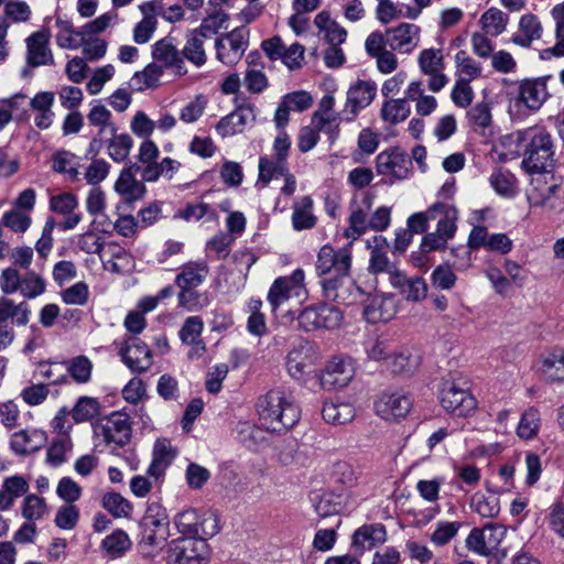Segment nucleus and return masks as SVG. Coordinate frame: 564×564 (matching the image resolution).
<instances>
[{"mask_svg":"<svg viewBox=\"0 0 564 564\" xmlns=\"http://www.w3.org/2000/svg\"><path fill=\"white\" fill-rule=\"evenodd\" d=\"M344 318L343 312L330 304L318 303L305 307L299 315L297 321L301 328L305 332L317 329H336L340 326Z\"/></svg>","mask_w":564,"mask_h":564,"instance_id":"20e7f679","label":"nucleus"},{"mask_svg":"<svg viewBox=\"0 0 564 564\" xmlns=\"http://www.w3.org/2000/svg\"><path fill=\"white\" fill-rule=\"evenodd\" d=\"M115 189L122 198L118 208L124 209L132 208L133 203L141 200L147 192L143 182L132 177L128 171H121L115 184Z\"/></svg>","mask_w":564,"mask_h":564,"instance_id":"aec40b11","label":"nucleus"},{"mask_svg":"<svg viewBox=\"0 0 564 564\" xmlns=\"http://www.w3.org/2000/svg\"><path fill=\"white\" fill-rule=\"evenodd\" d=\"M541 371L547 380H564V348L554 347L541 356Z\"/></svg>","mask_w":564,"mask_h":564,"instance_id":"c85d7f7f","label":"nucleus"},{"mask_svg":"<svg viewBox=\"0 0 564 564\" xmlns=\"http://www.w3.org/2000/svg\"><path fill=\"white\" fill-rule=\"evenodd\" d=\"M76 159V155L68 151H58L53 156V170L67 174L70 180H77L79 173Z\"/></svg>","mask_w":564,"mask_h":564,"instance_id":"3c124183","label":"nucleus"},{"mask_svg":"<svg viewBox=\"0 0 564 564\" xmlns=\"http://www.w3.org/2000/svg\"><path fill=\"white\" fill-rule=\"evenodd\" d=\"M204 322L199 316H189L180 329V338L184 344L192 345L195 349L205 351V345L200 339Z\"/></svg>","mask_w":564,"mask_h":564,"instance_id":"c9c22d12","label":"nucleus"},{"mask_svg":"<svg viewBox=\"0 0 564 564\" xmlns=\"http://www.w3.org/2000/svg\"><path fill=\"white\" fill-rule=\"evenodd\" d=\"M313 199L304 196L293 206L292 225L297 231L315 227L317 218L312 213Z\"/></svg>","mask_w":564,"mask_h":564,"instance_id":"72a5a7b5","label":"nucleus"},{"mask_svg":"<svg viewBox=\"0 0 564 564\" xmlns=\"http://www.w3.org/2000/svg\"><path fill=\"white\" fill-rule=\"evenodd\" d=\"M236 432L240 443L248 448H254L263 441V431L248 421L239 422Z\"/></svg>","mask_w":564,"mask_h":564,"instance_id":"864d4df0","label":"nucleus"},{"mask_svg":"<svg viewBox=\"0 0 564 564\" xmlns=\"http://www.w3.org/2000/svg\"><path fill=\"white\" fill-rule=\"evenodd\" d=\"M167 564H203L207 561L208 545L202 539L178 538L167 546Z\"/></svg>","mask_w":564,"mask_h":564,"instance_id":"39448f33","label":"nucleus"},{"mask_svg":"<svg viewBox=\"0 0 564 564\" xmlns=\"http://www.w3.org/2000/svg\"><path fill=\"white\" fill-rule=\"evenodd\" d=\"M377 94V85L371 80L358 79L347 91V100L343 109V120L352 121L358 113L368 107Z\"/></svg>","mask_w":564,"mask_h":564,"instance_id":"9b49d317","label":"nucleus"},{"mask_svg":"<svg viewBox=\"0 0 564 564\" xmlns=\"http://www.w3.org/2000/svg\"><path fill=\"white\" fill-rule=\"evenodd\" d=\"M46 441V433L41 430H22L12 435L10 446L15 454L26 456L39 452Z\"/></svg>","mask_w":564,"mask_h":564,"instance_id":"b1692460","label":"nucleus"},{"mask_svg":"<svg viewBox=\"0 0 564 564\" xmlns=\"http://www.w3.org/2000/svg\"><path fill=\"white\" fill-rule=\"evenodd\" d=\"M116 126H111V139L108 144L109 156L115 162H123L130 153L133 141L128 133L118 134Z\"/></svg>","mask_w":564,"mask_h":564,"instance_id":"4c0bfd02","label":"nucleus"},{"mask_svg":"<svg viewBox=\"0 0 564 564\" xmlns=\"http://www.w3.org/2000/svg\"><path fill=\"white\" fill-rule=\"evenodd\" d=\"M470 82L471 80L463 78V77H459L456 80L455 86L452 89L451 97H452L453 102L457 107L466 108L471 104L473 98H474V91L469 85Z\"/></svg>","mask_w":564,"mask_h":564,"instance_id":"0e129e2a","label":"nucleus"},{"mask_svg":"<svg viewBox=\"0 0 564 564\" xmlns=\"http://www.w3.org/2000/svg\"><path fill=\"white\" fill-rule=\"evenodd\" d=\"M50 31L40 30L26 39V63L31 67L53 65L54 57L48 47Z\"/></svg>","mask_w":564,"mask_h":564,"instance_id":"f3484780","label":"nucleus"},{"mask_svg":"<svg viewBox=\"0 0 564 564\" xmlns=\"http://www.w3.org/2000/svg\"><path fill=\"white\" fill-rule=\"evenodd\" d=\"M550 76L523 79L519 85V100L530 110H539L549 93L546 82Z\"/></svg>","mask_w":564,"mask_h":564,"instance_id":"6ab92c4d","label":"nucleus"},{"mask_svg":"<svg viewBox=\"0 0 564 564\" xmlns=\"http://www.w3.org/2000/svg\"><path fill=\"white\" fill-rule=\"evenodd\" d=\"M70 447L72 443L67 436L54 440L46 453L47 463L55 467L62 465L66 460L65 454Z\"/></svg>","mask_w":564,"mask_h":564,"instance_id":"e2e57ef3","label":"nucleus"},{"mask_svg":"<svg viewBox=\"0 0 564 564\" xmlns=\"http://www.w3.org/2000/svg\"><path fill=\"white\" fill-rule=\"evenodd\" d=\"M387 540L386 527L381 523L365 524L357 529L352 535V545L362 551L372 549Z\"/></svg>","mask_w":564,"mask_h":564,"instance_id":"bb28decb","label":"nucleus"},{"mask_svg":"<svg viewBox=\"0 0 564 564\" xmlns=\"http://www.w3.org/2000/svg\"><path fill=\"white\" fill-rule=\"evenodd\" d=\"M413 405L412 398L401 391L384 392L375 402V410L384 420H399L408 415Z\"/></svg>","mask_w":564,"mask_h":564,"instance_id":"2eb2a0df","label":"nucleus"},{"mask_svg":"<svg viewBox=\"0 0 564 564\" xmlns=\"http://www.w3.org/2000/svg\"><path fill=\"white\" fill-rule=\"evenodd\" d=\"M67 371L77 383H87L91 378L93 362L84 355L66 361Z\"/></svg>","mask_w":564,"mask_h":564,"instance_id":"a18cd8bd","label":"nucleus"},{"mask_svg":"<svg viewBox=\"0 0 564 564\" xmlns=\"http://www.w3.org/2000/svg\"><path fill=\"white\" fill-rule=\"evenodd\" d=\"M256 107L250 102L237 105L236 109L229 115L223 117L216 130L221 138H227L237 133H241L245 128L256 122Z\"/></svg>","mask_w":564,"mask_h":564,"instance_id":"4468645a","label":"nucleus"},{"mask_svg":"<svg viewBox=\"0 0 564 564\" xmlns=\"http://www.w3.org/2000/svg\"><path fill=\"white\" fill-rule=\"evenodd\" d=\"M288 172L286 161L280 159L273 161L267 156H261L259 160V182H262L263 186H267L273 177L284 176Z\"/></svg>","mask_w":564,"mask_h":564,"instance_id":"79ce46f5","label":"nucleus"},{"mask_svg":"<svg viewBox=\"0 0 564 564\" xmlns=\"http://www.w3.org/2000/svg\"><path fill=\"white\" fill-rule=\"evenodd\" d=\"M152 56L163 63L165 67L174 68L176 74H186L181 51L174 44L173 37L166 36L155 42L152 46Z\"/></svg>","mask_w":564,"mask_h":564,"instance_id":"4be33fe9","label":"nucleus"},{"mask_svg":"<svg viewBox=\"0 0 564 564\" xmlns=\"http://www.w3.org/2000/svg\"><path fill=\"white\" fill-rule=\"evenodd\" d=\"M438 399L446 412L457 416H466L477 408V401L468 388L462 387L452 377L443 379L438 390Z\"/></svg>","mask_w":564,"mask_h":564,"instance_id":"7ed1b4c3","label":"nucleus"},{"mask_svg":"<svg viewBox=\"0 0 564 564\" xmlns=\"http://www.w3.org/2000/svg\"><path fill=\"white\" fill-rule=\"evenodd\" d=\"M46 284L37 273L30 271L21 280L20 291L26 299H34L45 292Z\"/></svg>","mask_w":564,"mask_h":564,"instance_id":"bf43d9fd","label":"nucleus"},{"mask_svg":"<svg viewBox=\"0 0 564 564\" xmlns=\"http://www.w3.org/2000/svg\"><path fill=\"white\" fill-rule=\"evenodd\" d=\"M207 34L202 31L193 30L188 36L185 46L181 51L182 57L197 67L206 63V53L204 50V39Z\"/></svg>","mask_w":564,"mask_h":564,"instance_id":"7c9ffc66","label":"nucleus"},{"mask_svg":"<svg viewBox=\"0 0 564 564\" xmlns=\"http://www.w3.org/2000/svg\"><path fill=\"white\" fill-rule=\"evenodd\" d=\"M196 288L180 289L177 294L178 306L188 312L202 311L209 304V296L206 292H199Z\"/></svg>","mask_w":564,"mask_h":564,"instance_id":"58836bf2","label":"nucleus"},{"mask_svg":"<svg viewBox=\"0 0 564 564\" xmlns=\"http://www.w3.org/2000/svg\"><path fill=\"white\" fill-rule=\"evenodd\" d=\"M470 508L482 518H495L500 512V505L497 497H486L479 492H476L471 497Z\"/></svg>","mask_w":564,"mask_h":564,"instance_id":"49530a36","label":"nucleus"},{"mask_svg":"<svg viewBox=\"0 0 564 564\" xmlns=\"http://www.w3.org/2000/svg\"><path fill=\"white\" fill-rule=\"evenodd\" d=\"M30 313L31 311L26 302L15 304L6 296L0 297V323L12 319L15 325L24 326L29 323Z\"/></svg>","mask_w":564,"mask_h":564,"instance_id":"2f4dec72","label":"nucleus"},{"mask_svg":"<svg viewBox=\"0 0 564 564\" xmlns=\"http://www.w3.org/2000/svg\"><path fill=\"white\" fill-rule=\"evenodd\" d=\"M209 274V267L205 260L189 261L180 268L175 284L180 289L197 288L204 283Z\"/></svg>","mask_w":564,"mask_h":564,"instance_id":"393cba45","label":"nucleus"},{"mask_svg":"<svg viewBox=\"0 0 564 564\" xmlns=\"http://www.w3.org/2000/svg\"><path fill=\"white\" fill-rule=\"evenodd\" d=\"M417 63L421 72L430 77L427 82L430 90L437 93L447 85L448 77L443 73L445 63L441 50H423L419 55Z\"/></svg>","mask_w":564,"mask_h":564,"instance_id":"f8f14e48","label":"nucleus"},{"mask_svg":"<svg viewBox=\"0 0 564 564\" xmlns=\"http://www.w3.org/2000/svg\"><path fill=\"white\" fill-rule=\"evenodd\" d=\"M199 514L194 509H187L177 513L174 518V524L182 538L196 539L198 529Z\"/></svg>","mask_w":564,"mask_h":564,"instance_id":"de8ad7c7","label":"nucleus"},{"mask_svg":"<svg viewBox=\"0 0 564 564\" xmlns=\"http://www.w3.org/2000/svg\"><path fill=\"white\" fill-rule=\"evenodd\" d=\"M322 415L330 424H346L355 417V408L347 402H324Z\"/></svg>","mask_w":564,"mask_h":564,"instance_id":"f704fd0d","label":"nucleus"},{"mask_svg":"<svg viewBox=\"0 0 564 564\" xmlns=\"http://www.w3.org/2000/svg\"><path fill=\"white\" fill-rule=\"evenodd\" d=\"M522 144L521 167L528 174L552 172L555 165V151L552 135L543 128H530L518 132Z\"/></svg>","mask_w":564,"mask_h":564,"instance_id":"f257e3e1","label":"nucleus"},{"mask_svg":"<svg viewBox=\"0 0 564 564\" xmlns=\"http://www.w3.org/2000/svg\"><path fill=\"white\" fill-rule=\"evenodd\" d=\"M388 368L395 375H411L419 366V357L411 354H395L389 357Z\"/></svg>","mask_w":564,"mask_h":564,"instance_id":"5fc2aeb1","label":"nucleus"},{"mask_svg":"<svg viewBox=\"0 0 564 564\" xmlns=\"http://www.w3.org/2000/svg\"><path fill=\"white\" fill-rule=\"evenodd\" d=\"M489 181L497 194L505 197L516 194V177L509 171L496 170Z\"/></svg>","mask_w":564,"mask_h":564,"instance_id":"8fccbe9b","label":"nucleus"},{"mask_svg":"<svg viewBox=\"0 0 564 564\" xmlns=\"http://www.w3.org/2000/svg\"><path fill=\"white\" fill-rule=\"evenodd\" d=\"M79 520V510L74 503H65L58 508L55 516V524L62 530H72Z\"/></svg>","mask_w":564,"mask_h":564,"instance_id":"052dcab7","label":"nucleus"},{"mask_svg":"<svg viewBox=\"0 0 564 564\" xmlns=\"http://www.w3.org/2000/svg\"><path fill=\"white\" fill-rule=\"evenodd\" d=\"M138 549L143 557L155 556L163 547L169 535H160L159 531L140 528Z\"/></svg>","mask_w":564,"mask_h":564,"instance_id":"e433bc0d","label":"nucleus"},{"mask_svg":"<svg viewBox=\"0 0 564 564\" xmlns=\"http://www.w3.org/2000/svg\"><path fill=\"white\" fill-rule=\"evenodd\" d=\"M6 20L10 19L13 23L26 22L31 18V8L24 1H9L3 10Z\"/></svg>","mask_w":564,"mask_h":564,"instance_id":"774afa93","label":"nucleus"},{"mask_svg":"<svg viewBox=\"0 0 564 564\" xmlns=\"http://www.w3.org/2000/svg\"><path fill=\"white\" fill-rule=\"evenodd\" d=\"M467 118L475 132L486 134V129L491 124V110L488 102H479L469 109Z\"/></svg>","mask_w":564,"mask_h":564,"instance_id":"ea45409f","label":"nucleus"},{"mask_svg":"<svg viewBox=\"0 0 564 564\" xmlns=\"http://www.w3.org/2000/svg\"><path fill=\"white\" fill-rule=\"evenodd\" d=\"M176 456V451L172 447L171 442L166 438H160L153 447V458L148 468V475L159 478L164 470L171 465Z\"/></svg>","mask_w":564,"mask_h":564,"instance_id":"a878e982","label":"nucleus"},{"mask_svg":"<svg viewBox=\"0 0 564 564\" xmlns=\"http://www.w3.org/2000/svg\"><path fill=\"white\" fill-rule=\"evenodd\" d=\"M313 500L315 512L319 519L334 518L335 522L339 519L338 514L343 506L338 500V497H335L332 494H323L314 497Z\"/></svg>","mask_w":564,"mask_h":564,"instance_id":"37998d69","label":"nucleus"},{"mask_svg":"<svg viewBox=\"0 0 564 564\" xmlns=\"http://www.w3.org/2000/svg\"><path fill=\"white\" fill-rule=\"evenodd\" d=\"M318 358L314 344L310 341L299 344L286 357V367L290 376L297 381L305 380L314 371Z\"/></svg>","mask_w":564,"mask_h":564,"instance_id":"6e6552de","label":"nucleus"},{"mask_svg":"<svg viewBox=\"0 0 564 564\" xmlns=\"http://www.w3.org/2000/svg\"><path fill=\"white\" fill-rule=\"evenodd\" d=\"M99 414V402L95 398L80 397L75 404L72 415L76 422H85Z\"/></svg>","mask_w":564,"mask_h":564,"instance_id":"6e6d98bb","label":"nucleus"},{"mask_svg":"<svg viewBox=\"0 0 564 564\" xmlns=\"http://www.w3.org/2000/svg\"><path fill=\"white\" fill-rule=\"evenodd\" d=\"M484 540L486 543L487 554L489 555L494 551H497L500 543L506 536L507 529L503 525L489 523L482 529Z\"/></svg>","mask_w":564,"mask_h":564,"instance_id":"69168bd1","label":"nucleus"},{"mask_svg":"<svg viewBox=\"0 0 564 564\" xmlns=\"http://www.w3.org/2000/svg\"><path fill=\"white\" fill-rule=\"evenodd\" d=\"M176 217H180L186 221L200 220L206 217L208 220H214L217 217L215 209H213L206 203L187 204L183 209L176 213Z\"/></svg>","mask_w":564,"mask_h":564,"instance_id":"603ef678","label":"nucleus"},{"mask_svg":"<svg viewBox=\"0 0 564 564\" xmlns=\"http://www.w3.org/2000/svg\"><path fill=\"white\" fill-rule=\"evenodd\" d=\"M323 296L330 302L343 305L355 303L361 295V290L356 285L349 272H340L334 276L321 281Z\"/></svg>","mask_w":564,"mask_h":564,"instance_id":"423d86ee","label":"nucleus"},{"mask_svg":"<svg viewBox=\"0 0 564 564\" xmlns=\"http://www.w3.org/2000/svg\"><path fill=\"white\" fill-rule=\"evenodd\" d=\"M365 208L356 207L349 216V226L345 230V237L356 239L369 228L368 212L372 206V197L367 195L362 199Z\"/></svg>","mask_w":564,"mask_h":564,"instance_id":"c756f323","label":"nucleus"},{"mask_svg":"<svg viewBox=\"0 0 564 564\" xmlns=\"http://www.w3.org/2000/svg\"><path fill=\"white\" fill-rule=\"evenodd\" d=\"M412 167L409 154L399 147L387 149L376 158V171L379 175H391L393 180H405Z\"/></svg>","mask_w":564,"mask_h":564,"instance_id":"1a4fd4ad","label":"nucleus"},{"mask_svg":"<svg viewBox=\"0 0 564 564\" xmlns=\"http://www.w3.org/2000/svg\"><path fill=\"white\" fill-rule=\"evenodd\" d=\"M257 412L261 425L278 433L293 427L301 416L299 406L279 389H272L258 399Z\"/></svg>","mask_w":564,"mask_h":564,"instance_id":"f03ea898","label":"nucleus"},{"mask_svg":"<svg viewBox=\"0 0 564 564\" xmlns=\"http://www.w3.org/2000/svg\"><path fill=\"white\" fill-rule=\"evenodd\" d=\"M542 36V25L534 14H524L519 21V33L513 34L511 41L522 47H529L534 40Z\"/></svg>","mask_w":564,"mask_h":564,"instance_id":"cd10ccee","label":"nucleus"},{"mask_svg":"<svg viewBox=\"0 0 564 564\" xmlns=\"http://www.w3.org/2000/svg\"><path fill=\"white\" fill-rule=\"evenodd\" d=\"M458 219V210L453 205L445 215L438 220L436 232L446 241L455 236L457 230L456 221Z\"/></svg>","mask_w":564,"mask_h":564,"instance_id":"338daca9","label":"nucleus"},{"mask_svg":"<svg viewBox=\"0 0 564 564\" xmlns=\"http://www.w3.org/2000/svg\"><path fill=\"white\" fill-rule=\"evenodd\" d=\"M410 112L411 109L406 99H391L383 104L381 118L391 124H397L404 121Z\"/></svg>","mask_w":564,"mask_h":564,"instance_id":"a19ab883","label":"nucleus"},{"mask_svg":"<svg viewBox=\"0 0 564 564\" xmlns=\"http://www.w3.org/2000/svg\"><path fill=\"white\" fill-rule=\"evenodd\" d=\"M77 207V197L68 192L53 195L50 198V209L53 213L66 216V218L57 225L62 231L74 229L80 223L82 214L74 213Z\"/></svg>","mask_w":564,"mask_h":564,"instance_id":"a211bd4d","label":"nucleus"},{"mask_svg":"<svg viewBox=\"0 0 564 564\" xmlns=\"http://www.w3.org/2000/svg\"><path fill=\"white\" fill-rule=\"evenodd\" d=\"M102 506L117 518L128 517L132 510L131 503L117 492L106 494L102 498Z\"/></svg>","mask_w":564,"mask_h":564,"instance_id":"13d9d810","label":"nucleus"},{"mask_svg":"<svg viewBox=\"0 0 564 564\" xmlns=\"http://www.w3.org/2000/svg\"><path fill=\"white\" fill-rule=\"evenodd\" d=\"M169 524L166 510L160 503L149 505L145 514L140 521V528L159 531L160 535L170 534Z\"/></svg>","mask_w":564,"mask_h":564,"instance_id":"473e14b6","label":"nucleus"},{"mask_svg":"<svg viewBox=\"0 0 564 564\" xmlns=\"http://www.w3.org/2000/svg\"><path fill=\"white\" fill-rule=\"evenodd\" d=\"M131 424L124 413L113 412L104 423L95 426V433L101 436L107 445L113 444L115 448L126 446L131 438Z\"/></svg>","mask_w":564,"mask_h":564,"instance_id":"0eeeda50","label":"nucleus"},{"mask_svg":"<svg viewBox=\"0 0 564 564\" xmlns=\"http://www.w3.org/2000/svg\"><path fill=\"white\" fill-rule=\"evenodd\" d=\"M118 354L122 362L134 373H143L152 366L150 348L135 336L126 337Z\"/></svg>","mask_w":564,"mask_h":564,"instance_id":"9d476101","label":"nucleus"},{"mask_svg":"<svg viewBox=\"0 0 564 564\" xmlns=\"http://www.w3.org/2000/svg\"><path fill=\"white\" fill-rule=\"evenodd\" d=\"M509 17L497 8H490L485 11L480 18L482 28L491 33L494 36H498L506 31Z\"/></svg>","mask_w":564,"mask_h":564,"instance_id":"c03bdc74","label":"nucleus"},{"mask_svg":"<svg viewBox=\"0 0 564 564\" xmlns=\"http://www.w3.org/2000/svg\"><path fill=\"white\" fill-rule=\"evenodd\" d=\"M315 268L318 275L350 272L351 252L348 248L335 250L332 246L325 245L317 253Z\"/></svg>","mask_w":564,"mask_h":564,"instance_id":"ddd939ff","label":"nucleus"},{"mask_svg":"<svg viewBox=\"0 0 564 564\" xmlns=\"http://www.w3.org/2000/svg\"><path fill=\"white\" fill-rule=\"evenodd\" d=\"M131 545L128 534L122 530H116L102 541V547L112 556H120Z\"/></svg>","mask_w":564,"mask_h":564,"instance_id":"4d7b16f0","label":"nucleus"},{"mask_svg":"<svg viewBox=\"0 0 564 564\" xmlns=\"http://www.w3.org/2000/svg\"><path fill=\"white\" fill-rule=\"evenodd\" d=\"M354 377L350 359L334 357L319 375V384L325 390L346 387Z\"/></svg>","mask_w":564,"mask_h":564,"instance_id":"dca6fc26","label":"nucleus"},{"mask_svg":"<svg viewBox=\"0 0 564 564\" xmlns=\"http://www.w3.org/2000/svg\"><path fill=\"white\" fill-rule=\"evenodd\" d=\"M420 28L412 23H402L386 31L388 46L392 51L410 53L415 46L414 40L419 36Z\"/></svg>","mask_w":564,"mask_h":564,"instance_id":"5701e85b","label":"nucleus"},{"mask_svg":"<svg viewBox=\"0 0 564 564\" xmlns=\"http://www.w3.org/2000/svg\"><path fill=\"white\" fill-rule=\"evenodd\" d=\"M286 282L285 278H278L268 292V302L273 311L291 297L292 289Z\"/></svg>","mask_w":564,"mask_h":564,"instance_id":"680f3d73","label":"nucleus"},{"mask_svg":"<svg viewBox=\"0 0 564 564\" xmlns=\"http://www.w3.org/2000/svg\"><path fill=\"white\" fill-rule=\"evenodd\" d=\"M225 39L229 43L231 53H224L226 44L223 39H218L215 43L217 58L224 64L231 65L240 59L247 47V32L243 29L236 28L231 32L227 33Z\"/></svg>","mask_w":564,"mask_h":564,"instance_id":"412c9836","label":"nucleus"},{"mask_svg":"<svg viewBox=\"0 0 564 564\" xmlns=\"http://www.w3.org/2000/svg\"><path fill=\"white\" fill-rule=\"evenodd\" d=\"M540 413L535 408H529L521 416L517 427V433L521 438H533L540 429Z\"/></svg>","mask_w":564,"mask_h":564,"instance_id":"09e8293b","label":"nucleus"}]
</instances>
